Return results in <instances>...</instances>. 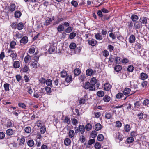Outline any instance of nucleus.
I'll return each mask as SVG.
<instances>
[{"instance_id":"obj_1","label":"nucleus","mask_w":149,"mask_h":149,"mask_svg":"<svg viewBox=\"0 0 149 149\" xmlns=\"http://www.w3.org/2000/svg\"><path fill=\"white\" fill-rule=\"evenodd\" d=\"M83 87L86 89H88L89 91H94L95 89V86L91 85L89 82H85L83 85Z\"/></svg>"},{"instance_id":"obj_2","label":"nucleus","mask_w":149,"mask_h":149,"mask_svg":"<svg viewBox=\"0 0 149 149\" xmlns=\"http://www.w3.org/2000/svg\"><path fill=\"white\" fill-rule=\"evenodd\" d=\"M12 27L15 29L17 28L19 30H21L24 28V24L22 22L18 23L13 22L12 23Z\"/></svg>"},{"instance_id":"obj_3","label":"nucleus","mask_w":149,"mask_h":149,"mask_svg":"<svg viewBox=\"0 0 149 149\" xmlns=\"http://www.w3.org/2000/svg\"><path fill=\"white\" fill-rule=\"evenodd\" d=\"M116 136L115 137V139L117 142H120L122 140L123 136L122 134L119 132L116 133Z\"/></svg>"},{"instance_id":"obj_4","label":"nucleus","mask_w":149,"mask_h":149,"mask_svg":"<svg viewBox=\"0 0 149 149\" xmlns=\"http://www.w3.org/2000/svg\"><path fill=\"white\" fill-rule=\"evenodd\" d=\"M136 38L135 36L133 34H131L129 36L128 38L129 42L130 43H133L135 42Z\"/></svg>"},{"instance_id":"obj_5","label":"nucleus","mask_w":149,"mask_h":149,"mask_svg":"<svg viewBox=\"0 0 149 149\" xmlns=\"http://www.w3.org/2000/svg\"><path fill=\"white\" fill-rule=\"evenodd\" d=\"M28 41V37L25 36L23 37L20 40V42L21 44H25L27 43Z\"/></svg>"},{"instance_id":"obj_6","label":"nucleus","mask_w":149,"mask_h":149,"mask_svg":"<svg viewBox=\"0 0 149 149\" xmlns=\"http://www.w3.org/2000/svg\"><path fill=\"white\" fill-rule=\"evenodd\" d=\"M43 93L40 90L38 92H35L34 94V97L36 98H38L40 97H41L43 94Z\"/></svg>"},{"instance_id":"obj_7","label":"nucleus","mask_w":149,"mask_h":149,"mask_svg":"<svg viewBox=\"0 0 149 149\" xmlns=\"http://www.w3.org/2000/svg\"><path fill=\"white\" fill-rule=\"evenodd\" d=\"M88 41L89 45L93 46L95 45L97 43V41L94 39L89 40Z\"/></svg>"},{"instance_id":"obj_8","label":"nucleus","mask_w":149,"mask_h":149,"mask_svg":"<svg viewBox=\"0 0 149 149\" xmlns=\"http://www.w3.org/2000/svg\"><path fill=\"white\" fill-rule=\"evenodd\" d=\"M16 9V5L14 3H11L9 7V10L13 12Z\"/></svg>"},{"instance_id":"obj_9","label":"nucleus","mask_w":149,"mask_h":149,"mask_svg":"<svg viewBox=\"0 0 149 149\" xmlns=\"http://www.w3.org/2000/svg\"><path fill=\"white\" fill-rule=\"evenodd\" d=\"M56 47L53 45H51L48 49L49 52L52 54L53 53H55L56 51Z\"/></svg>"},{"instance_id":"obj_10","label":"nucleus","mask_w":149,"mask_h":149,"mask_svg":"<svg viewBox=\"0 0 149 149\" xmlns=\"http://www.w3.org/2000/svg\"><path fill=\"white\" fill-rule=\"evenodd\" d=\"M36 48V47L34 45L31 46L29 50V53L30 54L34 53L35 52Z\"/></svg>"},{"instance_id":"obj_11","label":"nucleus","mask_w":149,"mask_h":149,"mask_svg":"<svg viewBox=\"0 0 149 149\" xmlns=\"http://www.w3.org/2000/svg\"><path fill=\"white\" fill-rule=\"evenodd\" d=\"M140 21L142 24L146 25L147 22V18L144 17H142L140 18Z\"/></svg>"},{"instance_id":"obj_12","label":"nucleus","mask_w":149,"mask_h":149,"mask_svg":"<svg viewBox=\"0 0 149 149\" xmlns=\"http://www.w3.org/2000/svg\"><path fill=\"white\" fill-rule=\"evenodd\" d=\"M111 88V86L108 83H105L104 85V89L106 91L109 90Z\"/></svg>"},{"instance_id":"obj_13","label":"nucleus","mask_w":149,"mask_h":149,"mask_svg":"<svg viewBox=\"0 0 149 149\" xmlns=\"http://www.w3.org/2000/svg\"><path fill=\"white\" fill-rule=\"evenodd\" d=\"M69 137L71 138H73L75 135V132L74 130H70L68 133Z\"/></svg>"},{"instance_id":"obj_14","label":"nucleus","mask_w":149,"mask_h":149,"mask_svg":"<svg viewBox=\"0 0 149 149\" xmlns=\"http://www.w3.org/2000/svg\"><path fill=\"white\" fill-rule=\"evenodd\" d=\"M13 130L11 128L7 129L6 131V134L8 136H11L12 135L13 133Z\"/></svg>"},{"instance_id":"obj_15","label":"nucleus","mask_w":149,"mask_h":149,"mask_svg":"<svg viewBox=\"0 0 149 149\" xmlns=\"http://www.w3.org/2000/svg\"><path fill=\"white\" fill-rule=\"evenodd\" d=\"M14 67L15 68H18L20 67V63L19 61H15L14 62L13 64Z\"/></svg>"},{"instance_id":"obj_16","label":"nucleus","mask_w":149,"mask_h":149,"mask_svg":"<svg viewBox=\"0 0 149 149\" xmlns=\"http://www.w3.org/2000/svg\"><path fill=\"white\" fill-rule=\"evenodd\" d=\"M10 56L12 58V59L13 61H14L17 59V54L15 51V52L11 53Z\"/></svg>"},{"instance_id":"obj_17","label":"nucleus","mask_w":149,"mask_h":149,"mask_svg":"<svg viewBox=\"0 0 149 149\" xmlns=\"http://www.w3.org/2000/svg\"><path fill=\"white\" fill-rule=\"evenodd\" d=\"M131 91V89L128 88H126L123 91V93L124 95H126L129 94Z\"/></svg>"},{"instance_id":"obj_18","label":"nucleus","mask_w":149,"mask_h":149,"mask_svg":"<svg viewBox=\"0 0 149 149\" xmlns=\"http://www.w3.org/2000/svg\"><path fill=\"white\" fill-rule=\"evenodd\" d=\"M140 77L141 79L143 80H144L148 77L147 74L145 73H141Z\"/></svg>"},{"instance_id":"obj_19","label":"nucleus","mask_w":149,"mask_h":149,"mask_svg":"<svg viewBox=\"0 0 149 149\" xmlns=\"http://www.w3.org/2000/svg\"><path fill=\"white\" fill-rule=\"evenodd\" d=\"M134 27L136 29H139L141 27V24L138 22H136L134 24Z\"/></svg>"},{"instance_id":"obj_20","label":"nucleus","mask_w":149,"mask_h":149,"mask_svg":"<svg viewBox=\"0 0 149 149\" xmlns=\"http://www.w3.org/2000/svg\"><path fill=\"white\" fill-rule=\"evenodd\" d=\"M95 36L96 39L98 40H102L103 39L100 33L95 34Z\"/></svg>"},{"instance_id":"obj_21","label":"nucleus","mask_w":149,"mask_h":149,"mask_svg":"<svg viewBox=\"0 0 149 149\" xmlns=\"http://www.w3.org/2000/svg\"><path fill=\"white\" fill-rule=\"evenodd\" d=\"M14 15L16 18H18L21 17L22 15V13L19 11H16Z\"/></svg>"},{"instance_id":"obj_22","label":"nucleus","mask_w":149,"mask_h":149,"mask_svg":"<svg viewBox=\"0 0 149 149\" xmlns=\"http://www.w3.org/2000/svg\"><path fill=\"white\" fill-rule=\"evenodd\" d=\"M72 79V77L71 75H68L67 76L65 79V81L67 83H69L71 81Z\"/></svg>"},{"instance_id":"obj_23","label":"nucleus","mask_w":149,"mask_h":149,"mask_svg":"<svg viewBox=\"0 0 149 149\" xmlns=\"http://www.w3.org/2000/svg\"><path fill=\"white\" fill-rule=\"evenodd\" d=\"M121 62V58L120 57L116 56L115 57L114 62L116 64H120Z\"/></svg>"},{"instance_id":"obj_24","label":"nucleus","mask_w":149,"mask_h":149,"mask_svg":"<svg viewBox=\"0 0 149 149\" xmlns=\"http://www.w3.org/2000/svg\"><path fill=\"white\" fill-rule=\"evenodd\" d=\"M97 83L96 79L95 77H93L91 78L90 81V84L91 85L95 86V85Z\"/></svg>"},{"instance_id":"obj_25","label":"nucleus","mask_w":149,"mask_h":149,"mask_svg":"<svg viewBox=\"0 0 149 149\" xmlns=\"http://www.w3.org/2000/svg\"><path fill=\"white\" fill-rule=\"evenodd\" d=\"M57 30L58 32L63 31L64 30V27L63 25H59L57 28Z\"/></svg>"},{"instance_id":"obj_26","label":"nucleus","mask_w":149,"mask_h":149,"mask_svg":"<svg viewBox=\"0 0 149 149\" xmlns=\"http://www.w3.org/2000/svg\"><path fill=\"white\" fill-rule=\"evenodd\" d=\"M10 85L7 83H5L4 84L3 86L4 88V90L6 91H9L10 90L9 86Z\"/></svg>"},{"instance_id":"obj_27","label":"nucleus","mask_w":149,"mask_h":149,"mask_svg":"<svg viewBox=\"0 0 149 149\" xmlns=\"http://www.w3.org/2000/svg\"><path fill=\"white\" fill-rule=\"evenodd\" d=\"M97 95L100 97H103L104 94V91H99L97 93Z\"/></svg>"},{"instance_id":"obj_28","label":"nucleus","mask_w":149,"mask_h":149,"mask_svg":"<svg viewBox=\"0 0 149 149\" xmlns=\"http://www.w3.org/2000/svg\"><path fill=\"white\" fill-rule=\"evenodd\" d=\"M64 123L67 125L69 124L70 123V118L66 117L63 120Z\"/></svg>"},{"instance_id":"obj_29","label":"nucleus","mask_w":149,"mask_h":149,"mask_svg":"<svg viewBox=\"0 0 149 149\" xmlns=\"http://www.w3.org/2000/svg\"><path fill=\"white\" fill-rule=\"evenodd\" d=\"M86 96V95H85L84 97L80 99L79 101V103L80 104H84L85 103Z\"/></svg>"},{"instance_id":"obj_30","label":"nucleus","mask_w":149,"mask_h":149,"mask_svg":"<svg viewBox=\"0 0 149 149\" xmlns=\"http://www.w3.org/2000/svg\"><path fill=\"white\" fill-rule=\"evenodd\" d=\"M64 143L66 146H68L71 143V140L69 138H66L64 140Z\"/></svg>"},{"instance_id":"obj_31","label":"nucleus","mask_w":149,"mask_h":149,"mask_svg":"<svg viewBox=\"0 0 149 149\" xmlns=\"http://www.w3.org/2000/svg\"><path fill=\"white\" fill-rule=\"evenodd\" d=\"M34 143L33 140H30L27 142V145L29 147H32L34 145Z\"/></svg>"},{"instance_id":"obj_32","label":"nucleus","mask_w":149,"mask_h":149,"mask_svg":"<svg viewBox=\"0 0 149 149\" xmlns=\"http://www.w3.org/2000/svg\"><path fill=\"white\" fill-rule=\"evenodd\" d=\"M31 59V57L29 55L26 56L24 58V61L25 63H27Z\"/></svg>"},{"instance_id":"obj_33","label":"nucleus","mask_w":149,"mask_h":149,"mask_svg":"<svg viewBox=\"0 0 149 149\" xmlns=\"http://www.w3.org/2000/svg\"><path fill=\"white\" fill-rule=\"evenodd\" d=\"M102 126L100 124L97 123L95 124V129L96 131H99L101 129Z\"/></svg>"},{"instance_id":"obj_34","label":"nucleus","mask_w":149,"mask_h":149,"mask_svg":"<svg viewBox=\"0 0 149 149\" xmlns=\"http://www.w3.org/2000/svg\"><path fill=\"white\" fill-rule=\"evenodd\" d=\"M92 127V125L90 123H88L85 126L86 130L87 131H89L91 130Z\"/></svg>"},{"instance_id":"obj_35","label":"nucleus","mask_w":149,"mask_h":149,"mask_svg":"<svg viewBox=\"0 0 149 149\" xmlns=\"http://www.w3.org/2000/svg\"><path fill=\"white\" fill-rule=\"evenodd\" d=\"M79 130L81 134H83L85 132V127L83 125L79 126Z\"/></svg>"},{"instance_id":"obj_36","label":"nucleus","mask_w":149,"mask_h":149,"mask_svg":"<svg viewBox=\"0 0 149 149\" xmlns=\"http://www.w3.org/2000/svg\"><path fill=\"white\" fill-rule=\"evenodd\" d=\"M93 73V70L91 69H88L86 72V74L88 76H91Z\"/></svg>"},{"instance_id":"obj_37","label":"nucleus","mask_w":149,"mask_h":149,"mask_svg":"<svg viewBox=\"0 0 149 149\" xmlns=\"http://www.w3.org/2000/svg\"><path fill=\"white\" fill-rule=\"evenodd\" d=\"M13 125V124L10 120H8L6 124V126L7 128L12 127Z\"/></svg>"},{"instance_id":"obj_38","label":"nucleus","mask_w":149,"mask_h":149,"mask_svg":"<svg viewBox=\"0 0 149 149\" xmlns=\"http://www.w3.org/2000/svg\"><path fill=\"white\" fill-rule=\"evenodd\" d=\"M131 18L132 20L133 21H136L138 19V16L135 15H132Z\"/></svg>"},{"instance_id":"obj_39","label":"nucleus","mask_w":149,"mask_h":149,"mask_svg":"<svg viewBox=\"0 0 149 149\" xmlns=\"http://www.w3.org/2000/svg\"><path fill=\"white\" fill-rule=\"evenodd\" d=\"M143 105L144 106H148L149 105V100L148 99L144 100L143 102Z\"/></svg>"},{"instance_id":"obj_40","label":"nucleus","mask_w":149,"mask_h":149,"mask_svg":"<svg viewBox=\"0 0 149 149\" xmlns=\"http://www.w3.org/2000/svg\"><path fill=\"white\" fill-rule=\"evenodd\" d=\"M103 100L104 102H108L110 100V97L109 96L105 95L104 97Z\"/></svg>"},{"instance_id":"obj_41","label":"nucleus","mask_w":149,"mask_h":149,"mask_svg":"<svg viewBox=\"0 0 149 149\" xmlns=\"http://www.w3.org/2000/svg\"><path fill=\"white\" fill-rule=\"evenodd\" d=\"M16 45V43L14 41H12L10 43V47L12 49H15V46Z\"/></svg>"},{"instance_id":"obj_42","label":"nucleus","mask_w":149,"mask_h":149,"mask_svg":"<svg viewBox=\"0 0 149 149\" xmlns=\"http://www.w3.org/2000/svg\"><path fill=\"white\" fill-rule=\"evenodd\" d=\"M134 139L132 137H130L127 139V141L129 143H130L133 142Z\"/></svg>"},{"instance_id":"obj_43","label":"nucleus","mask_w":149,"mask_h":149,"mask_svg":"<svg viewBox=\"0 0 149 149\" xmlns=\"http://www.w3.org/2000/svg\"><path fill=\"white\" fill-rule=\"evenodd\" d=\"M38 63L36 62H33L30 64V65L32 66L33 68L36 69L38 67Z\"/></svg>"},{"instance_id":"obj_44","label":"nucleus","mask_w":149,"mask_h":149,"mask_svg":"<svg viewBox=\"0 0 149 149\" xmlns=\"http://www.w3.org/2000/svg\"><path fill=\"white\" fill-rule=\"evenodd\" d=\"M97 132L95 131H93L91 133V137L93 138H95L97 136Z\"/></svg>"},{"instance_id":"obj_45","label":"nucleus","mask_w":149,"mask_h":149,"mask_svg":"<svg viewBox=\"0 0 149 149\" xmlns=\"http://www.w3.org/2000/svg\"><path fill=\"white\" fill-rule=\"evenodd\" d=\"M29 70L28 67L27 65H25L22 69V70L24 72H26Z\"/></svg>"},{"instance_id":"obj_46","label":"nucleus","mask_w":149,"mask_h":149,"mask_svg":"<svg viewBox=\"0 0 149 149\" xmlns=\"http://www.w3.org/2000/svg\"><path fill=\"white\" fill-rule=\"evenodd\" d=\"M81 72L79 69L78 68H76L74 70V74L76 76H78Z\"/></svg>"},{"instance_id":"obj_47","label":"nucleus","mask_w":149,"mask_h":149,"mask_svg":"<svg viewBox=\"0 0 149 149\" xmlns=\"http://www.w3.org/2000/svg\"><path fill=\"white\" fill-rule=\"evenodd\" d=\"M122 69V67L120 65H117L115 67L114 69L116 72H119Z\"/></svg>"},{"instance_id":"obj_48","label":"nucleus","mask_w":149,"mask_h":149,"mask_svg":"<svg viewBox=\"0 0 149 149\" xmlns=\"http://www.w3.org/2000/svg\"><path fill=\"white\" fill-rule=\"evenodd\" d=\"M123 96V94L120 92L118 93L116 96V99H120L122 98V97Z\"/></svg>"},{"instance_id":"obj_49","label":"nucleus","mask_w":149,"mask_h":149,"mask_svg":"<svg viewBox=\"0 0 149 149\" xmlns=\"http://www.w3.org/2000/svg\"><path fill=\"white\" fill-rule=\"evenodd\" d=\"M104 137L103 135L102 134H100L97 136V139L98 141H101L104 139Z\"/></svg>"},{"instance_id":"obj_50","label":"nucleus","mask_w":149,"mask_h":149,"mask_svg":"<svg viewBox=\"0 0 149 149\" xmlns=\"http://www.w3.org/2000/svg\"><path fill=\"white\" fill-rule=\"evenodd\" d=\"M46 83L47 85L50 86L52 84V81L50 79H48L46 81Z\"/></svg>"},{"instance_id":"obj_51","label":"nucleus","mask_w":149,"mask_h":149,"mask_svg":"<svg viewBox=\"0 0 149 149\" xmlns=\"http://www.w3.org/2000/svg\"><path fill=\"white\" fill-rule=\"evenodd\" d=\"M86 78V76L85 74H82L80 75L79 77V79L80 80L83 81Z\"/></svg>"},{"instance_id":"obj_52","label":"nucleus","mask_w":149,"mask_h":149,"mask_svg":"<svg viewBox=\"0 0 149 149\" xmlns=\"http://www.w3.org/2000/svg\"><path fill=\"white\" fill-rule=\"evenodd\" d=\"M24 130L26 133H29L31 131V128L29 127H27L25 128Z\"/></svg>"},{"instance_id":"obj_53","label":"nucleus","mask_w":149,"mask_h":149,"mask_svg":"<svg viewBox=\"0 0 149 149\" xmlns=\"http://www.w3.org/2000/svg\"><path fill=\"white\" fill-rule=\"evenodd\" d=\"M86 140V139L85 137L83 136L82 135L80 136L79 139V141L81 143H83Z\"/></svg>"},{"instance_id":"obj_54","label":"nucleus","mask_w":149,"mask_h":149,"mask_svg":"<svg viewBox=\"0 0 149 149\" xmlns=\"http://www.w3.org/2000/svg\"><path fill=\"white\" fill-rule=\"evenodd\" d=\"M76 35V33H71L69 35V38L70 39H72L75 37Z\"/></svg>"},{"instance_id":"obj_55","label":"nucleus","mask_w":149,"mask_h":149,"mask_svg":"<svg viewBox=\"0 0 149 149\" xmlns=\"http://www.w3.org/2000/svg\"><path fill=\"white\" fill-rule=\"evenodd\" d=\"M61 76L62 77H65L67 75L66 72L64 70L62 71L61 73Z\"/></svg>"},{"instance_id":"obj_56","label":"nucleus","mask_w":149,"mask_h":149,"mask_svg":"<svg viewBox=\"0 0 149 149\" xmlns=\"http://www.w3.org/2000/svg\"><path fill=\"white\" fill-rule=\"evenodd\" d=\"M76 47V44L75 43H72L69 45V47L71 49H74Z\"/></svg>"},{"instance_id":"obj_57","label":"nucleus","mask_w":149,"mask_h":149,"mask_svg":"<svg viewBox=\"0 0 149 149\" xmlns=\"http://www.w3.org/2000/svg\"><path fill=\"white\" fill-rule=\"evenodd\" d=\"M45 90L47 94H49L51 92V88L50 87L48 86L45 87Z\"/></svg>"},{"instance_id":"obj_58","label":"nucleus","mask_w":149,"mask_h":149,"mask_svg":"<svg viewBox=\"0 0 149 149\" xmlns=\"http://www.w3.org/2000/svg\"><path fill=\"white\" fill-rule=\"evenodd\" d=\"M14 37H16V38L19 39L22 37V35L20 33H18L14 35Z\"/></svg>"},{"instance_id":"obj_59","label":"nucleus","mask_w":149,"mask_h":149,"mask_svg":"<svg viewBox=\"0 0 149 149\" xmlns=\"http://www.w3.org/2000/svg\"><path fill=\"white\" fill-rule=\"evenodd\" d=\"M127 70L130 72H132L134 70V68L132 65H130L127 68Z\"/></svg>"},{"instance_id":"obj_60","label":"nucleus","mask_w":149,"mask_h":149,"mask_svg":"<svg viewBox=\"0 0 149 149\" xmlns=\"http://www.w3.org/2000/svg\"><path fill=\"white\" fill-rule=\"evenodd\" d=\"M103 55L105 57H107L109 55V52L107 50H104L103 52Z\"/></svg>"},{"instance_id":"obj_61","label":"nucleus","mask_w":149,"mask_h":149,"mask_svg":"<svg viewBox=\"0 0 149 149\" xmlns=\"http://www.w3.org/2000/svg\"><path fill=\"white\" fill-rule=\"evenodd\" d=\"M72 30V28L71 27H68L65 30V32L67 33H69Z\"/></svg>"},{"instance_id":"obj_62","label":"nucleus","mask_w":149,"mask_h":149,"mask_svg":"<svg viewBox=\"0 0 149 149\" xmlns=\"http://www.w3.org/2000/svg\"><path fill=\"white\" fill-rule=\"evenodd\" d=\"M18 106L22 108L25 109L26 108V106L24 103H19L18 104Z\"/></svg>"},{"instance_id":"obj_63","label":"nucleus","mask_w":149,"mask_h":149,"mask_svg":"<svg viewBox=\"0 0 149 149\" xmlns=\"http://www.w3.org/2000/svg\"><path fill=\"white\" fill-rule=\"evenodd\" d=\"M130 126L128 125L127 124L125 126V130L126 132H128L130 131Z\"/></svg>"},{"instance_id":"obj_64","label":"nucleus","mask_w":149,"mask_h":149,"mask_svg":"<svg viewBox=\"0 0 149 149\" xmlns=\"http://www.w3.org/2000/svg\"><path fill=\"white\" fill-rule=\"evenodd\" d=\"M112 115L110 113H106L105 115V117L107 119H110Z\"/></svg>"}]
</instances>
